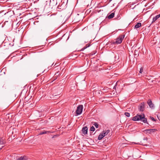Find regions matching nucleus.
I'll use <instances>...</instances> for the list:
<instances>
[{
    "instance_id": "1",
    "label": "nucleus",
    "mask_w": 160,
    "mask_h": 160,
    "mask_svg": "<svg viewBox=\"0 0 160 160\" xmlns=\"http://www.w3.org/2000/svg\"><path fill=\"white\" fill-rule=\"evenodd\" d=\"M145 115L144 114L137 115L133 117L132 120L134 121H138L140 120L144 123H148L147 119L145 118Z\"/></svg>"
},
{
    "instance_id": "2",
    "label": "nucleus",
    "mask_w": 160,
    "mask_h": 160,
    "mask_svg": "<svg viewBox=\"0 0 160 160\" xmlns=\"http://www.w3.org/2000/svg\"><path fill=\"white\" fill-rule=\"evenodd\" d=\"M125 36V34H121L119 35L116 39L115 41H112L111 42L112 45L118 44H121Z\"/></svg>"
},
{
    "instance_id": "3",
    "label": "nucleus",
    "mask_w": 160,
    "mask_h": 160,
    "mask_svg": "<svg viewBox=\"0 0 160 160\" xmlns=\"http://www.w3.org/2000/svg\"><path fill=\"white\" fill-rule=\"evenodd\" d=\"M83 108V106L82 105H79L77 108V109L76 110V114L77 115H79L80 114L82 111Z\"/></svg>"
},
{
    "instance_id": "4",
    "label": "nucleus",
    "mask_w": 160,
    "mask_h": 160,
    "mask_svg": "<svg viewBox=\"0 0 160 160\" xmlns=\"http://www.w3.org/2000/svg\"><path fill=\"white\" fill-rule=\"evenodd\" d=\"M145 108V103L144 102H142L138 106V109L141 112H143L144 111Z\"/></svg>"
},
{
    "instance_id": "5",
    "label": "nucleus",
    "mask_w": 160,
    "mask_h": 160,
    "mask_svg": "<svg viewBox=\"0 0 160 160\" xmlns=\"http://www.w3.org/2000/svg\"><path fill=\"white\" fill-rule=\"evenodd\" d=\"M157 130L155 129H149L145 130L146 133L151 134L155 132Z\"/></svg>"
},
{
    "instance_id": "6",
    "label": "nucleus",
    "mask_w": 160,
    "mask_h": 160,
    "mask_svg": "<svg viewBox=\"0 0 160 160\" xmlns=\"http://www.w3.org/2000/svg\"><path fill=\"white\" fill-rule=\"evenodd\" d=\"M147 103L151 108H153L154 107V105L152 103V101L151 99H148L147 102Z\"/></svg>"
},
{
    "instance_id": "7",
    "label": "nucleus",
    "mask_w": 160,
    "mask_h": 160,
    "mask_svg": "<svg viewBox=\"0 0 160 160\" xmlns=\"http://www.w3.org/2000/svg\"><path fill=\"white\" fill-rule=\"evenodd\" d=\"M57 3V0H50V4L52 6H56Z\"/></svg>"
},
{
    "instance_id": "8",
    "label": "nucleus",
    "mask_w": 160,
    "mask_h": 160,
    "mask_svg": "<svg viewBox=\"0 0 160 160\" xmlns=\"http://www.w3.org/2000/svg\"><path fill=\"white\" fill-rule=\"evenodd\" d=\"M83 133L84 135H86L87 133L88 132V128L87 127H83L82 130Z\"/></svg>"
},
{
    "instance_id": "9",
    "label": "nucleus",
    "mask_w": 160,
    "mask_h": 160,
    "mask_svg": "<svg viewBox=\"0 0 160 160\" xmlns=\"http://www.w3.org/2000/svg\"><path fill=\"white\" fill-rule=\"evenodd\" d=\"M6 143V141L2 138H0V145H4Z\"/></svg>"
},
{
    "instance_id": "10",
    "label": "nucleus",
    "mask_w": 160,
    "mask_h": 160,
    "mask_svg": "<svg viewBox=\"0 0 160 160\" xmlns=\"http://www.w3.org/2000/svg\"><path fill=\"white\" fill-rule=\"evenodd\" d=\"M160 17V14L158 15L155 16V17H154L153 18V20L152 22V23L154 22L155 21H156Z\"/></svg>"
},
{
    "instance_id": "11",
    "label": "nucleus",
    "mask_w": 160,
    "mask_h": 160,
    "mask_svg": "<svg viewBox=\"0 0 160 160\" xmlns=\"http://www.w3.org/2000/svg\"><path fill=\"white\" fill-rule=\"evenodd\" d=\"M110 131L109 130H105V131H103V133H102L103 134V135H104V136H105Z\"/></svg>"
},
{
    "instance_id": "12",
    "label": "nucleus",
    "mask_w": 160,
    "mask_h": 160,
    "mask_svg": "<svg viewBox=\"0 0 160 160\" xmlns=\"http://www.w3.org/2000/svg\"><path fill=\"white\" fill-rule=\"evenodd\" d=\"M142 25L141 23L140 22L138 23L134 26V28L137 29L140 27H141Z\"/></svg>"
},
{
    "instance_id": "13",
    "label": "nucleus",
    "mask_w": 160,
    "mask_h": 160,
    "mask_svg": "<svg viewBox=\"0 0 160 160\" xmlns=\"http://www.w3.org/2000/svg\"><path fill=\"white\" fill-rule=\"evenodd\" d=\"M115 14L114 12L111 13L108 16V18L109 19H111L114 17Z\"/></svg>"
},
{
    "instance_id": "14",
    "label": "nucleus",
    "mask_w": 160,
    "mask_h": 160,
    "mask_svg": "<svg viewBox=\"0 0 160 160\" xmlns=\"http://www.w3.org/2000/svg\"><path fill=\"white\" fill-rule=\"evenodd\" d=\"M104 136L103 134L100 133L98 136V139L99 140H101Z\"/></svg>"
},
{
    "instance_id": "15",
    "label": "nucleus",
    "mask_w": 160,
    "mask_h": 160,
    "mask_svg": "<svg viewBox=\"0 0 160 160\" xmlns=\"http://www.w3.org/2000/svg\"><path fill=\"white\" fill-rule=\"evenodd\" d=\"M90 46V44H86L85 46H84L81 49V51H83L84 49H86L87 48L89 47Z\"/></svg>"
},
{
    "instance_id": "16",
    "label": "nucleus",
    "mask_w": 160,
    "mask_h": 160,
    "mask_svg": "<svg viewBox=\"0 0 160 160\" xmlns=\"http://www.w3.org/2000/svg\"><path fill=\"white\" fill-rule=\"evenodd\" d=\"M17 160H27L26 157H21L18 158Z\"/></svg>"
},
{
    "instance_id": "17",
    "label": "nucleus",
    "mask_w": 160,
    "mask_h": 160,
    "mask_svg": "<svg viewBox=\"0 0 160 160\" xmlns=\"http://www.w3.org/2000/svg\"><path fill=\"white\" fill-rule=\"evenodd\" d=\"M50 132L49 131H44L43 132H40L39 133V135H41L43 134H46L47 132Z\"/></svg>"
},
{
    "instance_id": "18",
    "label": "nucleus",
    "mask_w": 160,
    "mask_h": 160,
    "mask_svg": "<svg viewBox=\"0 0 160 160\" xmlns=\"http://www.w3.org/2000/svg\"><path fill=\"white\" fill-rule=\"evenodd\" d=\"M94 123L93 125L96 128H98V125L96 122H93Z\"/></svg>"
},
{
    "instance_id": "19",
    "label": "nucleus",
    "mask_w": 160,
    "mask_h": 160,
    "mask_svg": "<svg viewBox=\"0 0 160 160\" xmlns=\"http://www.w3.org/2000/svg\"><path fill=\"white\" fill-rule=\"evenodd\" d=\"M124 114L126 116H127V117H129L130 116V113L128 112H125L124 113Z\"/></svg>"
},
{
    "instance_id": "20",
    "label": "nucleus",
    "mask_w": 160,
    "mask_h": 160,
    "mask_svg": "<svg viewBox=\"0 0 160 160\" xmlns=\"http://www.w3.org/2000/svg\"><path fill=\"white\" fill-rule=\"evenodd\" d=\"M95 130V128L93 126H92L90 128V131H94Z\"/></svg>"
},
{
    "instance_id": "21",
    "label": "nucleus",
    "mask_w": 160,
    "mask_h": 160,
    "mask_svg": "<svg viewBox=\"0 0 160 160\" xmlns=\"http://www.w3.org/2000/svg\"><path fill=\"white\" fill-rule=\"evenodd\" d=\"M143 71V68L142 67L140 69V70L139 71V73H142Z\"/></svg>"
},
{
    "instance_id": "22",
    "label": "nucleus",
    "mask_w": 160,
    "mask_h": 160,
    "mask_svg": "<svg viewBox=\"0 0 160 160\" xmlns=\"http://www.w3.org/2000/svg\"><path fill=\"white\" fill-rule=\"evenodd\" d=\"M150 118L152 121H156L155 119L153 117H151Z\"/></svg>"
},
{
    "instance_id": "23",
    "label": "nucleus",
    "mask_w": 160,
    "mask_h": 160,
    "mask_svg": "<svg viewBox=\"0 0 160 160\" xmlns=\"http://www.w3.org/2000/svg\"><path fill=\"white\" fill-rule=\"evenodd\" d=\"M141 143L140 144H141V145H143V146H147V144H143V143H142V142H141Z\"/></svg>"
},
{
    "instance_id": "24",
    "label": "nucleus",
    "mask_w": 160,
    "mask_h": 160,
    "mask_svg": "<svg viewBox=\"0 0 160 160\" xmlns=\"http://www.w3.org/2000/svg\"><path fill=\"white\" fill-rule=\"evenodd\" d=\"M148 139V138H144L143 139V140H147Z\"/></svg>"
},
{
    "instance_id": "25",
    "label": "nucleus",
    "mask_w": 160,
    "mask_h": 160,
    "mask_svg": "<svg viewBox=\"0 0 160 160\" xmlns=\"http://www.w3.org/2000/svg\"><path fill=\"white\" fill-rule=\"evenodd\" d=\"M102 90L103 91H105V90L104 88H103V89H102Z\"/></svg>"
},
{
    "instance_id": "26",
    "label": "nucleus",
    "mask_w": 160,
    "mask_h": 160,
    "mask_svg": "<svg viewBox=\"0 0 160 160\" xmlns=\"http://www.w3.org/2000/svg\"><path fill=\"white\" fill-rule=\"evenodd\" d=\"M100 91L101 92L104 93V92H102L101 91Z\"/></svg>"
},
{
    "instance_id": "27",
    "label": "nucleus",
    "mask_w": 160,
    "mask_h": 160,
    "mask_svg": "<svg viewBox=\"0 0 160 160\" xmlns=\"http://www.w3.org/2000/svg\"><path fill=\"white\" fill-rule=\"evenodd\" d=\"M112 0H109V1L110 2L111 1H112Z\"/></svg>"
},
{
    "instance_id": "28",
    "label": "nucleus",
    "mask_w": 160,
    "mask_h": 160,
    "mask_svg": "<svg viewBox=\"0 0 160 160\" xmlns=\"http://www.w3.org/2000/svg\"><path fill=\"white\" fill-rule=\"evenodd\" d=\"M2 148H0V150H1L2 149Z\"/></svg>"
},
{
    "instance_id": "29",
    "label": "nucleus",
    "mask_w": 160,
    "mask_h": 160,
    "mask_svg": "<svg viewBox=\"0 0 160 160\" xmlns=\"http://www.w3.org/2000/svg\"><path fill=\"white\" fill-rule=\"evenodd\" d=\"M100 93H101V92H99V94H100Z\"/></svg>"
},
{
    "instance_id": "30",
    "label": "nucleus",
    "mask_w": 160,
    "mask_h": 160,
    "mask_svg": "<svg viewBox=\"0 0 160 160\" xmlns=\"http://www.w3.org/2000/svg\"><path fill=\"white\" fill-rule=\"evenodd\" d=\"M100 93H101V92H99V94H100Z\"/></svg>"
},
{
    "instance_id": "31",
    "label": "nucleus",
    "mask_w": 160,
    "mask_h": 160,
    "mask_svg": "<svg viewBox=\"0 0 160 160\" xmlns=\"http://www.w3.org/2000/svg\"><path fill=\"white\" fill-rule=\"evenodd\" d=\"M136 144H138V143H136Z\"/></svg>"
}]
</instances>
